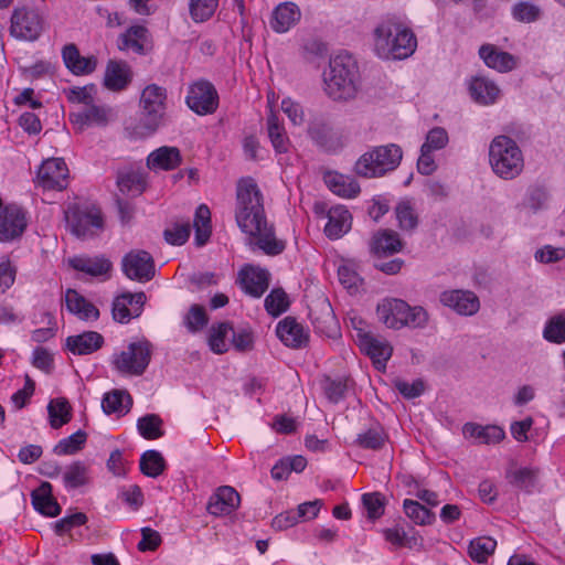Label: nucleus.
Wrapping results in <instances>:
<instances>
[{
  "instance_id": "nucleus-1",
  "label": "nucleus",
  "mask_w": 565,
  "mask_h": 565,
  "mask_svg": "<svg viewBox=\"0 0 565 565\" xmlns=\"http://www.w3.org/2000/svg\"><path fill=\"white\" fill-rule=\"evenodd\" d=\"M235 220L248 244L267 255H278L285 249V243L276 237L274 226L267 221L263 195L250 178H242L236 185Z\"/></svg>"
},
{
  "instance_id": "nucleus-2",
  "label": "nucleus",
  "mask_w": 565,
  "mask_h": 565,
  "mask_svg": "<svg viewBox=\"0 0 565 565\" xmlns=\"http://www.w3.org/2000/svg\"><path fill=\"white\" fill-rule=\"evenodd\" d=\"M374 51L384 60H404L417 47V40L405 15L388 14L374 29Z\"/></svg>"
},
{
  "instance_id": "nucleus-3",
  "label": "nucleus",
  "mask_w": 565,
  "mask_h": 565,
  "mask_svg": "<svg viewBox=\"0 0 565 565\" xmlns=\"http://www.w3.org/2000/svg\"><path fill=\"white\" fill-rule=\"evenodd\" d=\"M360 74L356 61L348 53L332 57L323 72V89L333 100H349L356 96Z\"/></svg>"
},
{
  "instance_id": "nucleus-4",
  "label": "nucleus",
  "mask_w": 565,
  "mask_h": 565,
  "mask_svg": "<svg viewBox=\"0 0 565 565\" xmlns=\"http://www.w3.org/2000/svg\"><path fill=\"white\" fill-rule=\"evenodd\" d=\"M489 166L500 179L510 181L524 169V156L518 142L509 136L499 135L489 143Z\"/></svg>"
},
{
  "instance_id": "nucleus-5",
  "label": "nucleus",
  "mask_w": 565,
  "mask_h": 565,
  "mask_svg": "<svg viewBox=\"0 0 565 565\" xmlns=\"http://www.w3.org/2000/svg\"><path fill=\"white\" fill-rule=\"evenodd\" d=\"M140 119L138 129L142 136L154 134L167 121L168 93L157 84L147 85L139 100Z\"/></svg>"
},
{
  "instance_id": "nucleus-6",
  "label": "nucleus",
  "mask_w": 565,
  "mask_h": 565,
  "mask_svg": "<svg viewBox=\"0 0 565 565\" xmlns=\"http://www.w3.org/2000/svg\"><path fill=\"white\" fill-rule=\"evenodd\" d=\"M376 313L381 322L394 330L424 328L428 322V313L423 307H411L398 298L383 299L376 307Z\"/></svg>"
},
{
  "instance_id": "nucleus-7",
  "label": "nucleus",
  "mask_w": 565,
  "mask_h": 565,
  "mask_svg": "<svg viewBox=\"0 0 565 565\" xmlns=\"http://www.w3.org/2000/svg\"><path fill=\"white\" fill-rule=\"evenodd\" d=\"M403 159V150L396 143L375 146L355 162L354 171L363 178H381L394 171Z\"/></svg>"
},
{
  "instance_id": "nucleus-8",
  "label": "nucleus",
  "mask_w": 565,
  "mask_h": 565,
  "mask_svg": "<svg viewBox=\"0 0 565 565\" xmlns=\"http://www.w3.org/2000/svg\"><path fill=\"white\" fill-rule=\"evenodd\" d=\"M151 344L147 340H138L127 345L125 350L115 353L111 359L114 369L122 374L140 376L145 373L151 360Z\"/></svg>"
},
{
  "instance_id": "nucleus-9",
  "label": "nucleus",
  "mask_w": 565,
  "mask_h": 565,
  "mask_svg": "<svg viewBox=\"0 0 565 565\" xmlns=\"http://www.w3.org/2000/svg\"><path fill=\"white\" fill-rule=\"evenodd\" d=\"M65 220L71 233L83 239L97 235L104 227L102 213L93 205H68Z\"/></svg>"
},
{
  "instance_id": "nucleus-10",
  "label": "nucleus",
  "mask_w": 565,
  "mask_h": 565,
  "mask_svg": "<svg viewBox=\"0 0 565 565\" xmlns=\"http://www.w3.org/2000/svg\"><path fill=\"white\" fill-rule=\"evenodd\" d=\"M43 29L44 20L38 11L26 7L14 9L10 25L12 36L24 41H35Z\"/></svg>"
},
{
  "instance_id": "nucleus-11",
  "label": "nucleus",
  "mask_w": 565,
  "mask_h": 565,
  "mask_svg": "<svg viewBox=\"0 0 565 565\" xmlns=\"http://www.w3.org/2000/svg\"><path fill=\"white\" fill-rule=\"evenodd\" d=\"M185 103L195 114L210 115L218 107V94L210 82L198 81L189 86Z\"/></svg>"
},
{
  "instance_id": "nucleus-12",
  "label": "nucleus",
  "mask_w": 565,
  "mask_h": 565,
  "mask_svg": "<svg viewBox=\"0 0 565 565\" xmlns=\"http://www.w3.org/2000/svg\"><path fill=\"white\" fill-rule=\"evenodd\" d=\"M124 274L131 280L149 281L154 276L152 256L146 250H131L121 260Z\"/></svg>"
},
{
  "instance_id": "nucleus-13",
  "label": "nucleus",
  "mask_w": 565,
  "mask_h": 565,
  "mask_svg": "<svg viewBox=\"0 0 565 565\" xmlns=\"http://www.w3.org/2000/svg\"><path fill=\"white\" fill-rule=\"evenodd\" d=\"M68 168L61 158L43 161L36 174L38 184L44 190H63L67 185Z\"/></svg>"
},
{
  "instance_id": "nucleus-14",
  "label": "nucleus",
  "mask_w": 565,
  "mask_h": 565,
  "mask_svg": "<svg viewBox=\"0 0 565 565\" xmlns=\"http://www.w3.org/2000/svg\"><path fill=\"white\" fill-rule=\"evenodd\" d=\"M358 342L360 349L371 358L377 370L385 369L393 349L384 339L372 335L365 328H358Z\"/></svg>"
},
{
  "instance_id": "nucleus-15",
  "label": "nucleus",
  "mask_w": 565,
  "mask_h": 565,
  "mask_svg": "<svg viewBox=\"0 0 565 565\" xmlns=\"http://www.w3.org/2000/svg\"><path fill=\"white\" fill-rule=\"evenodd\" d=\"M26 227L24 211L14 204L0 211V242L7 243L20 237Z\"/></svg>"
},
{
  "instance_id": "nucleus-16",
  "label": "nucleus",
  "mask_w": 565,
  "mask_h": 565,
  "mask_svg": "<svg viewBox=\"0 0 565 565\" xmlns=\"http://www.w3.org/2000/svg\"><path fill=\"white\" fill-rule=\"evenodd\" d=\"M145 301L146 295L143 292L121 294L113 301V318L117 322L128 323L131 319L141 315Z\"/></svg>"
},
{
  "instance_id": "nucleus-17",
  "label": "nucleus",
  "mask_w": 565,
  "mask_h": 565,
  "mask_svg": "<svg viewBox=\"0 0 565 565\" xmlns=\"http://www.w3.org/2000/svg\"><path fill=\"white\" fill-rule=\"evenodd\" d=\"M439 300L445 307L452 309L461 316H472L480 308L479 298L469 290H445L440 294Z\"/></svg>"
},
{
  "instance_id": "nucleus-18",
  "label": "nucleus",
  "mask_w": 565,
  "mask_h": 565,
  "mask_svg": "<svg viewBox=\"0 0 565 565\" xmlns=\"http://www.w3.org/2000/svg\"><path fill=\"white\" fill-rule=\"evenodd\" d=\"M238 282L246 294L259 298L268 288L269 273L260 267L246 265L238 273Z\"/></svg>"
},
{
  "instance_id": "nucleus-19",
  "label": "nucleus",
  "mask_w": 565,
  "mask_h": 565,
  "mask_svg": "<svg viewBox=\"0 0 565 565\" xmlns=\"http://www.w3.org/2000/svg\"><path fill=\"white\" fill-rule=\"evenodd\" d=\"M239 502V494L233 487L222 486L211 495L206 510L215 516L228 515L238 508Z\"/></svg>"
},
{
  "instance_id": "nucleus-20",
  "label": "nucleus",
  "mask_w": 565,
  "mask_h": 565,
  "mask_svg": "<svg viewBox=\"0 0 565 565\" xmlns=\"http://www.w3.org/2000/svg\"><path fill=\"white\" fill-rule=\"evenodd\" d=\"M300 18L301 11L296 3L282 2L273 10L269 25L277 33H286L300 21Z\"/></svg>"
},
{
  "instance_id": "nucleus-21",
  "label": "nucleus",
  "mask_w": 565,
  "mask_h": 565,
  "mask_svg": "<svg viewBox=\"0 0 565 565\" xmlns=\"http://www.w3.org/2000/svg\"><path fill=\"white\" fill-rule=\"evenodd\" d=\"M150 44V34L146 26L136 24L128 28L118 38V49L120 51L134 52L142 55L147 51V46Z\"/></svg>"
},
{
  "instance_id": "nucleus-22",
  "label": "nucleus",
  "mask_w": 565,
  "mask_h": 565,
  "mask_svg": "<svg viewBox=\"0 0 565 565\" xmlns=\"http://www.w3.org/2000/svg\"><path fill=\"white\" fill-rule=\"evenodd\" d=\"M31 501L34 510L44 516L54 518L62 511L61 505L52 494V484L47 481L41 482L31 492Z\"/></svg>"
},
{
  "instance_id": "nucleus-23",
  "label": "nucleus",
  "mask_w": 565,
  "mask_h": 565,
  "mask_svg": "<svg viewBox=\"0 0 565 565\" xmlns=\"http://www.w3.org/2000/svg\"><path fill=\"white\" fill-rule=\"evenodd\" d=\"M479 56L488 67L500 73L511 72L516 66V58L512 54L499 50L493 44H483L479 49Z\"/></svg>"
},
{
  "instance_id": "nucleus-24",
  "label": "nucleus",
  "mask_w": 565,
  "mask_h": 565,
  "mask_svg": "<svg viewBox=\"0 0 565 565\" xmlns=\"http://www.w3.org/2000/svg\"><path fill=\"white\" fill-rule=\"evenodd\" d=\"M71 117L75 124L81 126H104L113 117V110L106 105L96 104L94 102L86 107H81L76 113H73Z\"/></svg>"
},
{
  "instance_id": "nucleus-25",
  "label": "nucleus",
  "mask_w": 565,
  "mask_h": 565,
  "mask_svg": "<svg viewBox=\"0 0 565 565\" xmlns=\"http://www.w3.org/2000/svg\"><path fill=\"white\" fill-rule=\"evenodd\" d=\"M352 225V215L343 205L333 206L328 212L324 234L330 239H338L347 234Z\"/></svg>"
},
{
  "instance_id": "nucleus-26",
  "label": "nucleus",
  "mask_w": 565,
  "mask_h": 565,
  "mask_svg": "<svg viewBox=\"0 0 565 565\" xmlns=\"http://www.w3.org/2000/svg\"><path fill=\"white\" fill-rule=\"evenodd\" d=\"M132 72L124 61H109L104 76L105 86L114 92L125 89L131 82Z\"/></svg>"
},
{
  "instance_id": "nucleus-27",
  "label": "nucleus",
  "mask_w": 565,
  "mask_h": 565,
  "mask_svg": "<svg viewBox=\"0 0 565 565\" xmlns=\"http://www.w3.org/2000/svg\"><path fill=\"white\" fill-rule=\"evenodd\" d=\"M469 93L471 98L480 105H492L500 97V88L498 85L482 76H478L471 79L469 84Z\"/></svg>"
},
{
  "instance_id": "nucleus-28",
  "label": "nucleus",
  "mask_w": 565,
  "mask_h": 565,
  "mask_svg": "<svg viewBox=\"0 0 565 565\" xmlns=\"http://www.w3.org/2000/svg\"><path fill=\"white\" fill-rule=\"evenodd\" d=\"M66 67L75 75L89 74L95 71L97 61L94 56H82L74 44H67L62 51Z\"/></svg>"
},
{
  "instance_id": "nucleus-29",
  "label": "nucleus",
  "mask_w": 565,
  "mask_h": 565,
  "mask_svg": "<svg viewBox=\"0 0 565 565\" xmlns=\"http://www.w3.org/2000/svg\"><path fill=\"white\" fill-rule=\"evenodd\" d=\"M68 263L75 270L94 277L107 276L113 267L110 260L104 256H74Z\"/></svg>"
},
{
  "instance_id": "nucleus-30",
  "label": "nucleus",
  "mask_w": 565,
  "mask_h": 565,
  "mask_svg": "<svg viewBox=\"0 0 565 565\" xmlns=\"http://www.w3.org/2000/svg\"><path fill=\"white\" fill-rule=\"evenodd\" d=\"M181 163V153L177 147L163 146L147 158V166L151 170H173Z\"/></svg>"
},
{
  "instance_id": "nucleus-31",
  "label": "nucleus",
  "mask_w": 565,
  "mask_h": 565,
  "mask_svg": "<svg viewBox=\"0 0 565 565\" xmlns=\"http://www.w3.org/2000/svg\"><path fill=\"white\" fill-rule=\"evenodd\" d=\"M104 338L96 331H86L66 339V347L73 354L86 355L102 348Z\"/></svg>"
},
{
  "instance_id": "nucleus-32",
  "label": "nucleus",
  "mask_w": 565,
  "mask_h": 565,
  "mask_svg": "<svg viewBox=\"0 0 565 565\" xmlns=\"http://www.w3.org/2000/svg\"><path fill=\"white\" fill-rule=\"evenodd\" d=\"M67 310L81 320L95 321L99 317V310L74 289L65 292Z\"/></svg>"
},
{
  "instance_id": "nucleus-33",
  "label": "nucleus",
  "mask_w": 565,
  "mask_h": 565,
  "mask_svg": "<svg viewBox=\"0 0 565 565\" xmlns=\"http://www.w3.org/2000/svg\"><path fill=\"white\" fill-rule=\"evenodd\" d=\"M276 333L287 347L300 348L307 341L302 326L292 318H285L278 322Z\"/></svg>"
},
{
  "instance_id": "nucleus-34",
  "label": "nucleus",
  "mask_w": 565,
  "mask_h": 565,
  "mask_svg": "<svg viewBox=\"0 0 565 565\" xmlns=\"http://www.w3.org/2000/svg\"><path fill=\"white\" fill-rule=\"evenodd\" d=\"M327 186L337 195L352 199L360 193L359 183L351 177L338 172H328L324 175Z\"/></svg>"
},
{
  "instance_id": "nucleus-35",
  "label": "nucleus",
  "mask_w": 565,
  "mask_h": 565,
  "mask_svg": "<svg viewBox=\"0 0 565 565\" xmlns=\"http://www.w3.org/2000/svg\"><path fill=\"white\" fill-rule=\"evenodd\" d=\"M266 128L268 138L273 148L277 153H285L290 146L289 137L286 132L284 124L279 120L278 116L270 110L266 120Z\"/></svg>"
},
{
  "instance_id": "nucleus-36",
  "label": "nucleus",
  "mask_w": 565,
  "mask_h": 565,
  "mask_svg": "<svg viewBox=\"0 0 565 565\" xmlns=\"http://www.w3.org/2000/svg\"><path fill=\"white\" fill-rule=\"evenodd\" d=\"M132 398L126 391L114 390L104 395L102 401L103 411L106 414L125 415L130 411Z\"/></svg>"
},
{
  "instance_id": "nucleus-37",
  "label": "nucleus",
  "mask_w": 565,
  "mask_h": 565,
  "mask_svg": "<svg viewBox=\"0 0 565 565\" xmlns=\"http://www.w3.org/2000/svg\"><path fill=\"white\" fill-rule=\"evenodd\" d=\"M89 467L83 461H74L65 468L63 483L67 490L77 489L89 483Z\"/></svg>"
},
{
  "instance_id": "nucleus-38",
  "label": "nucleus",
  "mask_w": 565,
  "mask_h": 565,
  "mask_svg": "<svg viewBox=\"0 0 565 565\" xmlns=\"http://www.w3.org/2000/svg\"><path fill=\"white\" fill-rule=\"evenodd\" d=\"M402 241L397 233L392 231H382L374 235L371 250L376 254H394L402 249Z\"/></svg>"
},
{
  "instance_id": "nucleus-39",
  "label": "nucleus",
  "mask_w": 565,
  "mask_h": 565,
  "mask_svg": "<svg viewBox=\"0 0 565 565\" xmlns=\"http://www.w3.org/2000/svg\"><path fill=\"white\" fill-rule=\"evenodd\" d=\"M542 337L550 343H565V310L551 316L546 320Z\"/></svg>"
},
{
  "instance_id": "nucleus-40",
  "label": "nucleus",
  "mask_w": 565,
  "mask_h": 565,
  "mask_svg": "<svg viewBox=\"0 0 565 565\" xmlns=\"http://www.w3.org/2000/svg\"><path fill=\"white\" fill-rule=\"evenodd\" d=\"M195 243L203 246L211 236V212L205 204L198 206L194 215Z\"/></svg>"
},
{
  "instance_id": "nucleus-41",
  "label": "nucleus",
  "mask_w": 565,
  "mask_h": 565,
  "mask_svg": "<svg viewBox=\"0 0 565 565\" xmlns=\"http://www.w3.org/2000/svg\"><path fill=\"white\" fill-rule=\"evenodd\" d=\"M117 185L122 194L139 195L146 188L142 173L138 171L121 172L117 179Z\"/></svg>"
},
{
  "instance_id": "nucleus-42",
  "label": "nucleus",
  "mask_w": 565,
  "mask_h": 565,
  "mask_svg": "<svg viewBox=\"0 0 565 565\" xmlns=\"http://www.w3.org/2000/svg\"><path fill=\"white\" fill-rule=\"evenodd\" d=\"M231 331L232 326L228 322H221L211 327L209 332V345L214 353L222 354L228 350Z\"/></svg>"
},
{
  "instance_id": "nucleus-43",
  "label": "nucleus",
  "mask_w": 565,
  "mask_h": 565,
  "mask_svg": "<svg viewBox=\"0 0 565 565\" xmlns=\"http://www.w3.org/2000/svg\"><path fill=\"white\" fill-rule=\"evenodd\" d=\"M537 476L539 469L532 467H521L507 472L510 483L525 491H531L535 486Z\"/></svg>"
},
{
  "instance_id": "nucleus-44",
  "label": "nucleus",
  "mask_w": 565,
  "mask_h": 565,
  "mask_svg": "<svg viewBox=\"0 0 565 565\" xmlns=\"http://www.w3.org/2000/svg\"><path fill=\"white\" fill-rule=\"evenodd\" d=\"M47 412L53 428H60L71 420V405L66 398L52 399L47 405Z\"/></svg>"
},
{
  "instance_id": "nucleus-45",
  "label": "nucleus",
  "mask_w": 565,
  "mask_h": 565,
  "mask_svg": "<svg viewBox=\"0 0 565 565\" xmlns=\"http://www.w3.org/2000/svg\"><path fill=\"white\" fill-rule=\"evenodd\" d=\"M140 470L150 478H157L166 469V461L162 455L157 450H147L140 458Z\"/></svg>"
},
{
  "instance_id": "nucleus-46",
  "label": "nucleus",
  "mask_w": 565,
  "mask_h": 565,
  "mask_svg": "<svg viewBox=\"0 0 565 565\" xmlns=\"http://www.w3.org/2000/svg\"><path fill=\"white\" fill-rule=\"evenodd\" d=\"M495 546L497 542L492 537L480 536L470 542L468 553L475 562L484 563L494 552Z\"/></svg>"
},
{
  "instance_id": "nucleus-47",
  "label": "nucleus",
  "mask_w": 565,
  "mask_h": 565,
  "mask_svg": "<svg viewBox=\"0 0 565 565\" xmlns=\"http://www.w3.org/2000/svg\"><path fill=\"white\" fill-rule=\"evenodd\" d=\"M403 509L407 518L418 525L431 524L435 519L433 512L415 500L405 499L403 502Z\"/></svg>"
},
{
  "instance_id": "nucleus-48",
  "label": "nucleus",
  "mask_w": 565,
  "mask_h": 565,
  "mask_svg": "<svg viewBox=\"0 0 565 565\" xmlns=\"http://www.w3.org/2000/svg\"><path fill=\"white\" fill-rule=\"evenodd\" d=\"M217 7L218 0H189L190 17L196 23L211 19Z\"/></svg>"
},
{
  "instance_id": "nucleus-49",
  "label": "nucleus",
  "mask_w": 565,
  "mask_h": 565,
  "mask_svg": "<svg viewBox=\"0 0 565 565\" xmlns=\"http://www.w3.org/2000/svg\"><path fill=\"white\" fill-rule=\"evenodd\" d=\"M137 429L145 439H158L163 436L162 420L156 414H148L137 422Z\"/></svg>"
},
{
  "instance_id": "nucleus-50",
  "label": "nucleus",
  "mask_w": 565,
  "mask_h": 565,
  "mask_svg": "<svg viewBox=\"0 0 565 565\" xmlns=\"http://www.w3.org/2000/svg\"><path fill=\"white\" fill-rule=\"evenodd\" d=\"M546 200L547 195L542 189L531 190L524 201L518 206L520 217L536 213L544 207Z\"/></svg>"
},
{
  "instance_id": "nucleus-51",
  "label": "nucleus",
  "mask_w": 565,
  "mask_h": 565,
  "mask_svg": "<svg viewBox=\"0 0 565 565\" xmlns=\"http://www.w3.org/2000/svg\"><path fill=\"white\" fill-rule=\"evenodd\" d=\"M395 214L399 227L404 231H412L418 224V216L409 200H403L398 202L395 207Z\"/></svg>"
},
{
  "instance_id": "nucleus-52",
  "label": "nucleus",
  "mask_w": 565,
  "mask_h": 565,
  "mask_svg": "<svg viewBox=\"0 0 565 565\" xmlns=\"http://www.w3.org/2000/svg\"><path fill=\"white\" fill-rule=\"evenodd\" d=\"M386 434L381 427H372L356 437V445L361 448L377 450L383 447L386 441Z\"/></svg>"
},
{
  "instance_id": "nucleus-53",
  "label": "nucleus",
  "mask_w": 565,
  "mask_h": 565,
  "mask_svg": "<svg viewBox=\"0 0 565 565\" xmlns=\"http://www.w3.org/2000/svg\"><path fill=\"white\" fill-rule=\"evenodd\" d=\"M86 439V433L79 429L71 436L60 440L58 444L54 447V452L58 456L76 454L83 448Z\"/></svg>"
},
{
  "instance_id": "nucleus-54",
  "label": "nucleus",
  "mask_w": 565,
  "mask_h": 565,
  "mask_svg": "<svg viewBox=\"0 0 565 565\" xmlns=\"http://www.w3.org/2000/svg\"><path fill=\"white\" fill-rule=\"evenodd\" d=\"M288 307H289L288 296L280 288L273 289L270 291V294L265 299L266 311L273 317L280 316L285 311H287Z\"/></svg>"
},
{
  "instance_id": "nucleus-55",
  "label": "nucleus",
  "mask_w": 565,
  "mask_h": 565,
  "mask_svg": "<svg viewBox=\"0 0 565 565\" xmlns=\"http://www.w3.org/2000/svg\"><path fill=\"white\" fill-rule=\"evenodd\" d=\"M338 276L340 282L347 289H358L362 284V278L358 271V265L351 260L344 262L339 266Z\"/></svg>"
},
{
  "instance_id": "nucleus-56",
  "label": "nucleus",
  "mask_w": 565,
  "mask_h": 565,
  "mask_svg": "<svg viewBox=\"0 0 565 565\" xmlns=\"http://www.w3.org/2000/svg\"><path fill=\"white\" fill-rule=\"evenodd\" d=\"M512 17L519 22L532 23L540 19L541 9L531 2L521 1L512 7Z\"/></svg>"
},
{
  "instance_id": "nucleus-57",
  "label": "nucleus",
  "mask_w": 565,
  "mask_h": 565,
  "mask_svg": "<svg viewBox=\"0 0 565 565\" xmlns=\"http://www.w3.org/2000/svg\"><path fill=\"white\" fill-rule=\"evenodd\" d=\"M448 140L447 131L441 127H435L428 131L422 148L425 149V151L434 152L445 148Z\"/></svg>"
},
{
  "instance_id": "nucleus-58",
  "label": "nucleus",
  "mask_w": 565,
  "mask_h": 565,
  "mask_svg": "<svg viewBox=\"0 0 565 565\" xmlns=\"http://www.w3.org/2000/svg\"><path fill=\"white\" fill-rule=\"evenodd\" d=\"M191 233V225L189 222L175 223L171 228L164 231L166 241L171 245L184 244Z\"/></svg>"
},
{
  "instance_id": "nucleus-59",
  "label": "nucleus",
  "mask_w": 565,
  "mask_h": 565,
  "mask_svg": "<svg viewBox=\"0 0 565 565\" xmlns=\"http://www.w3.org/2000/svg\"><path fill=\"white\" fill-rule=\"evenodd\" d=\"M565 258L564 247H554L552 245H544L539 248L534 254V259L542 264H553L561 262Z\"/></svg>"
},
{
  "instance_id": "nucleus-60",
  "label": "nucleus",
  "mask_w": 565,
  "mask_h": 565,
  "mask_svg": "<svg viewBox=\"0 0 565 565\" xmlns=\"http://www.w3.org/2000/svg\"><path fill=\"white\" fill-rule=\"evenodd\" d=\"M362 502L370 519H379L384 513V499L380 493H365Z\"/></svg>"
},
{
  "instance_id": "nucleus-61",
  "label": "nucleus",
  "mask_w": 565,
  "mask_h": 565,
  "mask_svg": "<svg viewBox=\"0 0 565 565\" xmlns=\"http://www.w3.org/2000/svg\"><path fill=\"white\" fill-rule=\"evenodd\" d=\"M230 337H231L233 347L237 351L245 352V351L252 350L254 339H253V333L250 330L245 329V328L235 330L232 328Z\"/></svg>"
},
{
  "instance_id": "nucleus-62",
  "label": "nucleus",
  "mask_w": 565,
  "mask_h": 565,
  "mask_svg": "<svg viewBox=\"0 0 565 565\" xmlns=\"http://www.w3.org/2000/svg\"><path fill=\"white\" fill-rule=\"evenodd\" d=\"M207 323L206 313L203 307L193 305L186 317H185V326L192 332H195L202 329Z\"/></svg>"
},
{
  "instance_id": "nucleus-63",
  "label": "nucleus",
  "mask_w": 565,
  "mask_h": 565,
  "mask_svg": "<svg viewBox=\"0 0 565 565\" xmlns=\"http://www.w3.org/2000/svg\"><path fill=\"white\" fill-rule=\"evenodd\" d=\"M17 268L10 259L2 258L0 260V294H4L14 282Z\"/></svg>"
},
{
  "instance_id": "nucleus-64",
  "label": "nucleus",
  "mask_w": 565,
  "mask_h": 565,
  "mask_svg": "<svg viewBox=\"0 0 565 565\" xmlns=\"http://www.w3.org/2000/svg\"><path fill=\"white\" fill-rule=\"evenodd\" d=\"M281 109L292 125L300 126L303 124L305 113L300 104L296 103L291 98H284L281 100Z\"/></svg>"
}]
</instances>
